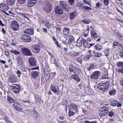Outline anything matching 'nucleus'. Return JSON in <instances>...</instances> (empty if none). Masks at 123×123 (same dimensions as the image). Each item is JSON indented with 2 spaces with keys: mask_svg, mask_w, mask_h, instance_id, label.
Masks as SVG:
<instances>
[{
  "mask_svg": "<svg viewBox=\"0 0 123 123\" xmlns=\"http://www.w3.org/2000/svg\"><path fill=\"white\" fill-rule=\"evenodd\" d=\"M43 9L47 12L51 11L52 7L51 4L48 0H46L43 4Z\"/></svg>",
  "mask_w": 123,
  "mask_h": 123,
  "instance_id": "f257e3e1",
  "label": "nucleus"
},
{
  "mask_svg": "<svg viewBox=\"0 0 123 123\" xmlns=\"http://www.w3.org/2000/svg\"><path fill=\"white\" fill-rule=\"evenodd\" d=\"M109 83L107 82L106 83H100L97 85V87L99 90L105 91L107 90L109 87Z\"/></svg>",
  "mask_w": 123,
  "mask_h": 123,
  "instance_id": "f03ea898",
  "label": "nucleus"
},
{
  "mask_svg": "<svg viewBox=\"0 0 123 123\" xmlns=\"http://www.w3.org/2000/svg\"><path fill=\"white\" fill-rule=\"evenodd\" d=\"M108 112V107H103L100 109L98 115L99 116L102 117L107 114Z\"/></svg>",
  "mask_w": 123,
  "mask_h": 123,
  "instance_id": "7ed1b4c3",
  "label": "nucleus"
},
{
  "mask_svg": "<svg viewBox=\"0 0 123 123\" xmlns=\"http://www.w3.org/2000/svg\"><path fill=\"white\" fill-rule=\"evenodd\" d=\"M10 26L11 28L15 31H18L19 29L18 24L17 22L15 21H13L11 22Z\"/></svg>",
  "mask_w": 123,
  "mask_h": 123,
  "instance_id": "20e7f679",
  "label": "nucleus"
},
{
  "mask_svg": "<svg viewBox=\"0 0 123 123\" xmlns=\"http://www.w3.org/2000/svg\"><path fill=\"white\" fill-rule=\"evenodd\" d=\"M21 50L22 52L25 55L32 56V54L31 50L28 49L23 48Z\"/></svg>",
  "mask_w": 123,
  "mask_h": 123,
  "instance_id": "39448f33",
  "label": "nucleus"
},
{
  "mask_svg": "<svg viewBox=\"0 0 123 123\" xmlns=\"http://www.w3.org/2000/svg\"><path fill=\"white\" fill-rule=\"evenodd\" d=\"M12 91L15 93H18L20 90V87L18 85L13 84L11 86Z\"/></svg>",
  "mask_w": 123,
  "mask_h": 123,
  "instance_id": "423d86ee",
  "label": "nucleus"
},
{
  "mask_svg": "<svg viewBox=\"0 0 123 123\" xmlns=\"http://www.w3.org/2000/svg\"><path fill=\"white\" fill-rule=\"evenodd\" d=\"M25 34L22 35V40L25 42H30L31 41V37L27 34Z\"/></svg>",
  "mask_w": 123,
  "mask_h": 123,
  "instance_id": "0eeeda50",
  "label": "nucleus"
},
{
  "mask_svg": "<svg viewBox=\"0 0 123 123\" xmlns=\"http://www.w3.org/2000/svg\"><path fill=\"white\" fill-rule=\"evenodd\" d=\"M90 34L91 38L92 39H95L98 37V36L97 34L96 31L94 29L92 28L91 30Z\"/></svg>",
  "mask_w": 123,
  "mask_h": 123,
  "instance_id": "6e6552de",
  "label": "nucleus"
},
{
  "mask_svg": "<svg viewBox=\"0 0 123 123\" xmlns=\"http://www.w3.org/2000/svg\"><path fill=\"white\" fill-rule=\"evenodd\" d=\"M100 73L99 71H95L92 74L91 78L92 79L97 80L100 76Z\"/></svg>",
  "mask_w": 123,
  "mask_h": 123,
  "instance_id": "1a4fd4ad",
  "label": "nucleus"
},
{
  "mask_svg": "<svg viewBox=\"0 0 123 123\" xmlns=\"http://www.w3.org/2000/svg\"><path fill=\"white\" fill-rule=\"evenodd\" d=\"M78 107L75 104L72 103L71 104L69 107V109L70 111H72L75 113H77L78 111Z\"/></svg>",
  "mask_w": 123,
  "mask_h": 123,
  "instance_id": "9d476101",
  "label": "nucleus"
},
{
  "mask_svg": "<svg viewBox=\"0 0 123 123\" xmlns=\"http://www.w3.org/2000/svg\"><path fill=\"white\" fill-rule=\"evenodd\" d=\"M69 67H70L68 69L70 72H74V73L76 74L79 73L78 72L76 71H78L79 70V69L76 67L72 65H71Z\"/></svg>",
  "mask_w": 123,
  "mask_h": 123,
  "instance_id": "9b49d317",
  "label": "nucleus"
},
{
  "mask_svg": "<svg viewBox=\"0 0 123 123\" xmlns=\"http://www.w3.org/2000/svg\"><path fill=\"white\" fill-rule=\"evenodd\" d=\"M29 62L30 65L31 66H35L36 65V59L34 57H31L29 60Z\"/></svg>",
  "mask_w": 123,
  "mask_h": 123,
  "instance_id": "f8f14e48",
  "label": "nucleus"
},
{
  "mask_svg": "<svg viewBox=\"0 0 123 123\" xmlns=\"http://www.w3.org/2000/svg\"><path fill=\"white\" fill-rule=\"evenodd\" d=\"M84 90L87 94L91 95L93 94V90L87 86H84Z\"/></svg>",
  "mask_w": 123,
  "mask_h": 123,
  "instance_id": "ddd939ff",
  "label": "nucleus"
},
{
  "mask_svg": "<svg viewBox=\"0 0 123 123\" xmlns=\"http://www.w3.org/2000/svg\"><path fill=\"white\" fill-rule=\"evenodd\" d=\"M61 6L63 9L66 11H68L69 9V7L67 6L65 2L63 1H59Z\"/></svg>",
  "mask_w": 123,
  "mask_h": 123,
  "instance_id": "4468645a",
  "label": "nucleus"
},
{
  "mask_svg": "<svg viewBox=\"0 0 123 123\" xmlns=\"http://www.w3.org/2000/svg\"><path fill=\"white\" fill-rule=\"evenodd\" d=\"M0 8L3 12L7 11L9 9L8 6L6 4L2 3L0 4Z\"/></svg>",
  "mask_w": 123,
  "mask_h": 123,
  "instance_id": "2eb2a0df",
  "label": "nucleus"
},
{
  "mask_svg": "<svg viewBox=\"0 0 123 123\" xmlns=\"http://www.w3.org/2000/svg\"><path fill=\"white\" fill-rule=\"evenodd\" d=\"M63 43L65 44H68L69 45H71L72 44V42L71 40L69 39H68L64 37L63 38L62 40Z\"/></svg>",
  "mask_w": 123,
  "mask_h": 123,
  "instance_id": "dca6fc26",
  "label": "nucleus"
},
{
  "mask_svg": "<svg viewBox=\"0 0 123 123\" xmlns=\"http://www.w3.org/2000/svg\"><path fill=\"white\" fill-rule=\"evenodd\" d=\"M13 104L16 110L18 111H20L21 110V108L20 105L18 103L17 101H15Z\"/></svg>",
  "mask_w": 123,
  "mask_h": 123,
  "instance_id": "f3484780",
  "label": "nucleus"
},
{
  "mask_svg": "<svg viewBox=\"0 0 123 123\" xmlns=\"http://www.w3.org/2000/svg\"><path fill=\"white\" fill-rule=\"evenodd\" d=\"M40 46L38 45H36L34 46L32 48L33 51L36 53H38L40 50Z\"/></svg>",
  "mask_w": 123,
  "mask_h": 123,
  "instance_id": "a211bd4d",
  "label": "nucleus"
},
{
  "mask_svg": "<svg viewBox=\"0 0 123 123\" xmlns=\"http://www.w3.org/2000/svg\"><path fill=\"white\" fill-rule=\"evenodd\" d=\"M55 11L56 13L58 14H62L63 12V11L59 6H56L55 8Z\"/></svg>",
  "mask_w": 123,
  "mask_h": 123,
  "instance_id": "6ab92c4d",
  "label": "nucleus"
},
{
  "mask_svg": "<svg viewBox=\"0 0 123 123\" xmlns=\"http://www.w3.org/2000/svg\"><path fill=\"white\" fill-rule=\"evenodd\" d=\"M24 33L25 34H27L28 35H33L34 33V30L32 28L27 29L24 32Z\"/></svg>",
  "mask_w": 123,
  "mask_h": 123,
  "instance_id": "aec40b11",
  "label": "nucleus"
},
{
  "mask_svg": "<svg viewBox=\"0 0 123 123\" xmlns=\"http://www.w3.org/2000/svg\"><path fill=\"white\" fill-rule=\"evenodd\" d=\"M77 12L76 11H74V12L71 13L70 14L69 17L71 20H73L77 16Z\"/></svg>",
  "mask_w": 123,
  "mask_h": 123,
  "instance_id": "412c9836",
  "label": "nucleus"
},
{
  "mask_svg": "<svg viewBox=\"0 0 123 123\" xmlns=\"http://www.w3.org/2000/svg\"><path fill=\"white\" fill-rule=\"evenodd\" d=\"M17 60L18 65L20 67L24 65L22 61V59L21 57L19 56H18L17 57Z\"/></svg>",
  "mask_w": 123,
  "mask_h": 123,
  "instance_id": "4be33fe9",
  "label": "nucleus"
},
{
  "mask_svg": "<svg viewBox=\"0 0 123 123\" xmlns=\"http://www.w3.org/2000/svg\"><path fill=\"white\" fill-rule=\"evenodd\" d=\"M34 97L35 99V102L36 103H39L41 99V98L38 94H35L34 95Z\"/></svg>",
  "mask_w": 123,
  "mask_h": 123,
  "instance_id": "5701e85b",
  "label": "nucleus"
},
{
  "mask_svg": "<svg viewBox=\"0 0 123 123\" xmlns=\"http://www.w3.org/2000/svg\"><path fill=\"white\" fill-rule=\"evenodd\" d=\"M39 74L36 71H32L31 73V76L32 77L35 78Z\"/></svg>",
  "mask_w": 123,
  "mask_h": 123,
  "instance_id": "b1692460",
  "label": "nucleus"
},
{
  "mask_svg": "<svg viewBox=\"0 0 123 123\" xmlns=\"http://www.w3.org/2000/svg\"><path fill=\"white\" fill-rule=\"evenodd\" d=\"M69 28H65L63 30V34L67 36H68L69 35Z\"/></svg>",
  "mask_w": 123,
  "mask_h": 123,
  "instance_id": "393cba45",
  "label": "nucleus"
},
{
  "mask_svg": "<svg viewBox=\"0 0 123 123\" xmlns=\"http://www.w3.org/2000/svg\"><path fill=\"white\" fill-rule=\"evenodd\" d=\"M72 78L78 82H79L80 80V79L78 76L76 74L73 75L71 76Z\"/></svg>",
  "mask_w": 123,
  "mask_h": 123,
  "instance_id": "a878e982",
  "label": "nucleus"
},
{
  "mask_svg": "<svg viewBox=\"0 0 123 123\" xmlns=\"http://www.w3.org/2000/svg\"><path fill=\"white\" fill-rule=\"evenodd\" d=\"M53 63L57 67H59L61 66V64L60 63L58 62V59L57 58L55 59Z\"/></svg>",
  "mask_w": 123,
  "mask_h": 123,
  "instance_id": "bb28decb",
  "label": "nucleus"
},
{
  "mask_svg": "<svg viewBox=\"0 0 123 123\" xmlns=\"http://www.w3.org/2000/svg\"><path fill=\"white\" fill-rule=\"evenodd\" d=\"M6 1L8 5L11 6L14 4L15 0H6Z\"/></svg>",
  "mask_w": 123,
  "mask_h": 123,
  "instance_id": "cd10ccee",
  "label": "nucleus"
},
{
  "mask_svg": "<svg viewBox=\"0 0 123 123\" xmlns=\"http://www.w3.org/2000/svg\"><path fill=\"white\" fill-rule=\"evenodd\" d=\"M50 88L52 91L54 93H57V91L55 85H54L53 84H51V85Z\"/></svg>",
  "mask_w": 123,
  "mask_h": 123,
  "instance_id": "c85d7f7f",
  "label": "nucleus"
},
{
  "mask_svg": "<svg viewBox=\"0 0 123 123\" xmlns=\"http://www.w3.org/2000/svg\"><path fill=\"white\" fill-rule=\"evenodd\" d=\"M9 79L11 80V81L12 83H14L17 81V78L16 77L12 76L9 78Z\"/></svg>",
  "mask_w": 123,
  "mask_h": 123,
  "instance_id": "c756f323",
  "label": "nucleus"
},
{
  "mask_svg": "<svg viewBox=\"0 0 123 123\" xmlns=\"http://www.w3.org/2000/svg\"><path fill=\"white\" fill-rule=\"evenodd\" d=\"M7 98L9 102L10 103H14L13 104H14V103L15 102V101H16V100H14L13 99L10 97L9 96H7Z\"/></svg>",
  "mask_w": 123,
  "mask_h": 123,
  "instance_id": "7c9ffc66",
  "label": "nucleus"
},
{
  "mask_svg": "<svg viewBox=\"0 0 123 123\" xmlns=\"http://www.w3.org/2000/svg\"><path fill=\"white\" fill-rule=\"evenodd\" d=\"M36 4L30 0H28V6L31 7L33 6Z\"/></svg>",
  "mask_w": 123,
  "mask_h": 123,
  "instance_id": "2f4dec72",
  "label": "nucleus"
},
{
  "mask_svg": "<svg viewBox=\"0 0 123 123\" xmlns=\"http://www.w3.org/2000/svg\"><path fill=\"white\" fill-rule=\"evenodd\" d=\"M94 47L96 51H99L101 50L102 49V48L101 46L98 44L96 45Z\"/></svg>",
  "mask_w": 123,
  "mask_h": 123,
  "instance_id": "473e14b6",
  "label": "nucleus"
},
{
  "mask_svg": "<svg viewBox=\"0 0 123 123\" xmlns=\"http://www.w3.org/2000/svg\"><path fill=\"white\" fill-rule=\"evenodd\" d=\"M83 44L84 47L86 48H88V44L86 40L84 39L83 40Z\"/></svg>",
  "mask_w": 123,
  "mask_h": 123,
  "instance_id": "72a5a7b5",
  "label": "nucleus"
},
{
  "mask_svg": "<svg viewBox=\"0 0 123 123\" xmlns=\"http://www.w3.org/2000/svg\"><path fill=\"white\" fill-rule=\"evenodd\" d=\"M20 69L23 72H26L27 70V68L25 67L24 65L20 67Z\"/></svg>",
  "mask_w": 123,
  "mask_h": 123,
  "instance_id": "f704fd0d",
  "label": "nucleus"
},
{
  "mask_svg": "<svg viewBox=\"0 0 123 123\" xmlns=\"http://www.w3.org/2000/svg\"><path fill=\"white\" fill-rule=\"evenodd\" d=\"M37 112L35 111H33L31 112V116L32 117H37Z\"/></svg>",
  "mask_w": 123,
  "mask_h": 123,
  "instance_id": "c9c22d12",
  "label": "nucleus"
},
{
  "mask_svg": "<svg viewBox=\"0 0 123 123\" xmlns=\"http://www.w3.org/2000/svg\"><path fill=\"white\" fill-rule=\"evenodd\" d=\"M95 64L94 63L91 64L89 67L87 69L88 70L90 71L91 69H93L94 68Z\"/></svg>",
  "mask_w": 123,
  "mask_h": 123,
  "instance_id": "e433bc0d",
  "label": "nucleus"
},
{
  "mask_svg": "<svg viewBox=\"0 0 123 123\" xmlns=\"http://www.w3.org/2000/svg\"><path fill=\"white\" fill-rule=\"evenodd\" d=\"M81 8L83 9L84 10L86 11V10H91L92 8H91L88 7L87 6H83Z\"/></svg>",
  "mask_w": 123,
  "mask_h": 123,
  "instance_id": "4c0bfd02",
  "label": "nucleus"
},
{
  "mask_svg": "<svg viewBox=\"0 0 123 123\" xmlns=\"http://www.w3.org/2000/svg\"><path fill=\"white\" fill-rule=\"evenodd\" d=\"M10 52L14 54L15 55H17L20 54V52L16 50H11Z\"/></svg>",
  "mask_w": 123,
  "mask_h": 123,
  "instance_id": "58836bf2",
  "label": "nucleus"
},
{
  "mask_svg": "<svg viewBox=\"0 0 123 123\" xmlns=\"http://www.w3.org/2000/svg\"><path fill=\"white\" fill-rule=\"evenodd\" d=\"M117 65L118 67H122L123 66V62H118L117 63Z\"/></svg>",
  "mask_w": 123,
  "mask_h": 123,
  "instance_id": "ea45409f",
  "label": "nucleus"
},
{
  "mask_svg": "<svg viewBox=\"0 0 123 123\" xmlns=\"http://www.w3.org/2000/svg\"><path fill=\"white\" fill-rule=\"evenodd\" d=\"M82 38H79L78 39L76 42L77 44H81L82 43Z\"/></svg>",
  "mask_w": 123,
  "mask_h": 123,
  "instance_id": "a19ab883",
  "label": "nucleus"
},
{
  "mask_svg": "<svg viewBox=\"0 0 123 123\" xmlns=\"http://www.w3.org/2000/svg\"><path fill=\"white\" fill-rule=\"evenodd\" d=\"M72 111H70L69 109V112H68V114L69 116L71 117L72 116H73L75 114V112H74Z\"/></svg>",
  "mask_w": 123,
  "mask_h": 123,
  "instance_id": "79ce46f5",
  "label": "nucleus"
},
{
  "mask_svg": "<svg viewBox=\"0 0 123 123\" xmlns=\"http://www.w3.org/2000/svg\"><path fill=\"white\" fill-rule=\"evenodd\" d=\"M116 93L115 90H112L109 91V93L111 95H115Z\"/></svg>",
  "mask_w": 123,
  "mask_h": 123,
  "instance_id": "37998d69",
  "label": "nucleus"
},
{
  "mask_svg": "<svg viewBox=\"0 0 123 123\" xmlns=\"http://www.w3.org/2000/svg\"><path fill=\"white\" fill-rule=\"evenodd\" d=\"M93 52L94 53L96 54H95L94 55V56L95 57H100L101 55V54L98 53V52L96 53L95 50L93 51Z\"/></svg>",
  "mask_w": 123,
  "mask_h": 123,
  "instance_id": "c03bdc74",
  "label": "nucleus"
},
{
  "mask_svg": "<svg viewBox=\"0 0 123 123\" xmlns=\"http://www.w3.org/2000/svg\"><path fill=\"white\" fill-rule=\"evenodd\" d=\"M69 39L71 40L72 43L75 42L74 38L72 35H71L69 36Z\"/></svg>",
  "mask_w": 123,
  "mask_h": 123,
  "instance_id": "a18cd8bd",
  "label": "nucleus"
},
{
  "mask_svg": "<svg viewBox=\"0 0 123 123\" xmlns=\"http://www.w3.org/2000/svg\"><path fill=\"white\" fill-rule=\"evenodd\" d=\"M117 35L118 37L121 40L123 39V36L122 35V34L119 33H117Z\"/></svg>",
  "mask_w": 123,
  "mask_h": 123,
  "instance_id": "49530a36",
  "label": "nucleus"
},
{
  "mask_svg": "<svg viewBox=\"0 0 123 123\" xmlns=\"http://www.w3.org/2000/svg\"><path fill=\"white\" fill-rule=\"evenodd\" d=\"M68 2L69 4L71 5L72 6L74 4L75 2V0H68Z\"/></svg>",
  "mask_w": 123,
  "mask_h": 123,
  "instance_id": "de8ad7c7",
  "label": "nucleus"
},
{
  "mask_svg": "<svg viewBox=\"0 0 123 123\" xmlns=\"http://www.w3.org/2000/svg\"><path fill=\"white\" fill-rule=\"evenodd\" d=\"M82 22L86 24H88L91 22L90 20H88L87 19H84L82 21Z\"/></svg>",
  "mask_w": 123,
  "mask_h": 123,
  "instance_id": "09e8293b",
  "label": "nucleus"
},
{
  "mask_svg": "<svg viewBox=\"0 0 123 123\" xmlns=\"http://www.w3.org/2000/svg\"><path fill=\"white\" fill-rule=\"evenodd\" d=\"M120 46L121 44L118 43L117 42H116V41H115L113 43V46Z\"/></svg>",
  "mask_w": 123,
  "mask_h": 123,
  "instance_id": "8fccbe9b",
  "label": "nucleus"
},
{
  "mask_svg": "<svg viewBox=\"0 0 123 123\" xmlns=\"http://www.w3.org/2000/svg\"><path fill=\"white\" fill-rule=\"evenodd\" d=\"M16 73L18 74V77L19 78L20 77L22 74L21 71L19 70H18L16 72Z\"/></svg>",
  "mask_w": 123,
  "mask_h": 123,
  "instance_id": "3c124183",
  "label": "nucleus"
},
{
  "mask_svg": "<svg viewBox=\"0 0 123 123\" xmlns=\"http://www.w3.org/2000/svg\"><path fill=\"white\" fill-rule=\"evenodd\" d=\"M108 75L107 74L104 75L103 77L100 78L101 79H108Z\"/></svg>",
  "mask_w": 123,
  "mask_h": 123,
  "instance_id": "603ef678",
  "label": "nucleus"
},
{
  "mask_svg": "<svg viewBox=\"0 0 123 123\" xmlns=\"http://www.w3.org/2000/svg\"><path fill=\"white\" fill-rule=\"evenodd\" d=\"M62 103L63 105L67 106L68 104V101L66 99H64L62 101V103Z\"/></svg>",
  "mask_w": 123,
  "mask_h": 123,
  "instance_id": "864d4df0",
  "label": "nucleus"
},
{
  "mask_svg": "<svg viewBox=\"0 0 123 123\" xmlns=\"http://www.w3.org/2000/svg\"><path fill=\"white\" fill-rule=\"evenodd\" d=\"M26 0H18V3L20 4H23L26 1Z\"/></svg>",
  "mask_w": 123,
  "mask_h": 123,
  "instance_id": "5fc2aeb1",
  "label": "nucleus"
},
{
  "mask_svg": "<svg viewBox=\"0 0 123 123\" xmlns=\"http://www.w3.org/2000/svg\"><path fill=\"white\" fill-rule=\"evenodd\" d=\"M114 115V112L112 111H111L109 113V116L110 117H112Z\"/></svg>",
  "mask_w": 123,
  "mask_h": 123,
  "instance_id": "6e6d98bb",
  "label": "nucleus"
},
{
  "mask_svg": "<svg viewBox=\"0 0 123 123\" xmlns=\"http://www.w3.org/2000/svg\"><path fill=\"white\" fill-rule=\"evenodd\" d=\"M117 105V103H116V101H115H115L114 102L113 101L111 103H110V105L113 106H116Z\"/></svg>",
  "mask_w": 123,
  "mask_h": 123,
  "instance_id": "4d7b16f0",
  "label": "nucleus"
},
{
  "mask_svg": "<svg viewBox=\"0 0 123 123\" xmlns=\"http://www.w3.org/2000/svg\"><path fill=\"white\" fill-rule=\"evenodd\" d=\"M119 84L121 86H123V78L121 79L120 81Z\"/></svg>",
  "mask_w": 123,
  "mask_h": 123,
  "instance_id": "13d9d810",
  "label": "nucleus"
},
{
  "mask_svg": "<svg viewBox=\"0 0 123 123\" xmlns=\"http://www.w3.org/2000/svg\"><path fill=\"white\" fill-rule=\"evenodd\" d=\"M4 46L5 47H8L9 45L7 44L6 41H5L4 43Z\"/></svg>",
  "mask_w": 123,
  "mask_h": 123,
  "instance_id": "bf43d9fd",
  "label": "nucleus"
},
{
  "mask_svg": "<svg viewBox=\"0 0 123 123\" xmlns=\"http://www.w3.org/2000/svg\"><path fill=\"white\" fill-rule=\"evenodd\" d=\"M105 4L106 5H107L109 4L108 0H104V2Z\"/></svg>",
  "mask_w": 123,
  "mask_h": 123,
  "instance_id": "052dcab7",
  "label": "nucleus"
},
{
  "mask_svg": "<svg viewBox=\"0 0 123 123\" xmlns=\"http://www.w3.org/2000/svg\"><path fill=\"white\" fill-rule=\"evenodd\" d=\"M102 4L98 2L96 4V6L97 7L99 8L100 7V6H101Z\"/></svg>",
  "mask_w": 123,
  "mask_h": 123,
  "instance_id": "680f3d73",
  "label": "nucleus"
},
{
  "mask_svg": "<svg viewBox=\"0 0 123 123\" xmlns=\"http://www.w3.org/2000/svg\"><path fill=\"white\" fill-rule=\"evenodd\" d=\"M117 107H121L122 106V104L120 102H118L117 103Z\"/></svg>",
  "mask_w": 123,
  "mask_h": 123,
  "instance_id": "e2e57ef3",
  "label": "nucleus"
},
{
  "mask_svg": "<svg viewBox=\"0 0 123 123\" xmlns=\"http://www.w3.org/2000/svg\"><path fill=\"white\" fill-rule=\"evenodd\" d=\"M49 67L47 66H46L44 68V70L45 71H47V70H49Z\"/></svg>",
  "mask_w": 123,
  "mask_h": 123,
  "instance_id": "0e129e2a",
  "label": "nucleus"
},
{
  "mask_svg": "<svg viewBox=\"0 0 123 123\" xmlns=\"http://www.w3.org/2000/svg\"><path fill=\"white\" fill-rule=\"evenodd\" d=\"M79 53L78 52H77L76 53H73V55L75 56H76L79 55Z\"/></svg>",
  "mask_w": 123,
  "mask_h": 123,
  "instance_id": "69168bd1",
  "label": "nucleus"
},
{
  "mask_svg": "<svg viewBox=\"0 0 123 123\" xmlns=\"http://www.w3.org/2000/svg\"><path fill=\"white\" fill-rule=\"evenodd\" d=\"M118 71L119 72H121L122 74H123V68L122 69H118Z\"/></svg>",
  "mask_w": 123,
  "mask_h": 123,
  "instance_id": "338daca9",
  "label": "nucleus"
},
{
  "mask_svg": "<svg viewBox=\"0 0 123 123\" xmlns=\"http://www.w3.org/2000/svg\"><path fill=\"white\" fill-rule=\"evenodd\" d=\"M55 44L57 45V47H60V45H59V43L57 41H56L55 42Z\"/></svg>",
  "mask_w": 123,
  "mask_h": 123,
  "instance_id": "774afa93",
  "label": "nucleus"
}]
</instances>
